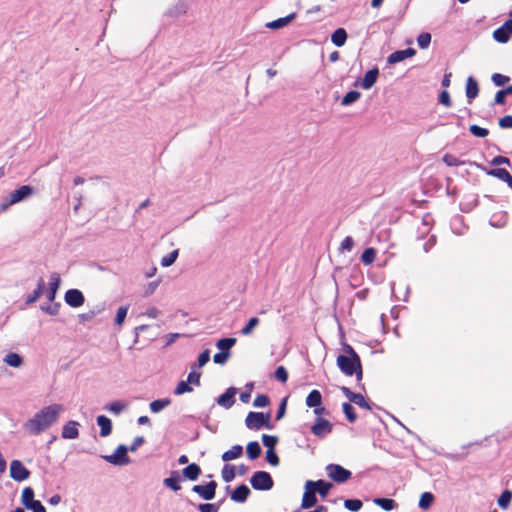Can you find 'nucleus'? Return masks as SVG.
Returning <instances> with one entry per match:
<instances>
[{"instance_id": "5fc2aeb1", "label": "nucleus", "mask_w": 512, "mask_h": 512, "mask_svg": "<svg viewBox=\"0 0 512 512\" xmlns=\"http://www.w3.org/2000/svg\"><path fill=\"white\" fill-rule=\"evenodd\" d=\"M512 500V492L510 490H504L498 498V505L502 509H507Z\"/></svg>"}, {"instance_id": "f704fd0d", "label": "nucleus", "mask_w": 512, "mask_h": 512, "mask_svg": "<svg viewBox=\"0 0 512 512\" xmlns=\"http://www.w3.org/2000/svg\"><path fill=\"white\" fill-rule=\"evenodd\" d=\"M351 403L358 405L360 408H364V409H368V410H371L372 407H376L377 409H380V407L377 406L376 404L367 401L361 393H355V395L351 399Z\"/></svg>"}, {"instance_id": "0e129e2a", "label": "nucleus", "mask_w": 512, "mask_h": 512, "mask_svg": "<svg viewBox=\"0 0 512 512\" xmlns=\"http://www.w3.org/2000/svg\"><path fill=\"white\" fill-rule=\"evenodd\" d=\"M127 312H128V306H120L117 309L115 320H114L116 325L121 326L124 323L126 316H127Z\"/></svg>"}, {"instance_id": "a211bd4d", "label": "nucleus", "mask_w": 512, "mask_h": 512, "mask_svg": "<svg viewBox=\"0 0 512 512\" xmlns=\"http://www.w3.org/2000/svg\"><path fill=\"white\" fill-rule=\"evenodd\" d=\"M414 55H416V50L412 47H408L402 50H396L388 56L387 63L393 65L401 61H404L407 58H411Z\"/></svg>"}, {"instance_id": "f03ea898", "label": "nucleus", "mask_w": 512, "mask_h": 512, "mask_svg": "<svg viewBox=\"0 0 512 512\" xmlns=\"http://www.w3.org/2000/svg\"><path fill=\"white\" fill-rule=\"evenodd\" d=\"M36 194L35 187L31 185H22L17 189L13 190L9 193L7 197H5L0 205L2 211L7 210L10 206L26 201L32 196Z\"/></svg>"}, {"instance_id": "09e8293b", "label": "nucleus", "mask_w": 512, "mask_h": 512, "mask_svg": "<svg viewBox=\"0 0 512 512\" xmlns=\"http://www.w3.org/2000/svg\"><path fill=\"white\" fill-rule=\"evenodd\" d=\"M53 304H43L40 306V309L47 313L50 316H56L59 313L61 303L60 302H52Z\"/></svg>"}, {"instance_id": "79ce46f5", "label": "nucleus", "mask_w": 512, "mask_h": 512, "mask_svg": "<svg viewBox=\"0 0 512 512\" xmlns=\"http://www.w3.org/2000/svg\"><path fill=\"white\" fill-rule=\"evenodd\" d=\"M34 496H35V492L32 487L27 486L22 490L21 503L24 508H26L29 504H31L32 502H34L36 500L34 498Z\"/></svg>"}, {"instance_id": "4468645a", "label": "nucleus", "mask_w": 512, "mask_h": 512, "mask_svg": "<svg viewBox=\"0 0 512 512\" xmlns=\"http://www.w3.org/2000/svg\"><path fill=\"white\" fill-rule=\"evenodd\" d=\"M64 301L71 308H79L85 303V296L81 290L71 288L65 292Z\"/></svg>"}, {"instance_id": "b1692460", "label": "nucleus", "mask_w": 512, "mask_h": 512, "mask_svg": "<svg viewBox=\"0 0 512 512\" xmlns=\"http://www.w3.org/2000/svg\"><path fill=\"white\" fill-rule=\"evenodd\" d=\"M97 425L100 427V436L107 437L112 433V421L106 415H99L96 418Z\"/></svg>"}, {"instance_id": "dca6fc26", "label": "nucleus", "mask_w": 512, "mask_h": 512, "mask_svg": "<svg viewBox=\"0 0 512 512\" xmlns=\"http://www.w3.org/2000/svg\"><path fill=\"white\" fill-rule=\"evenodd\" d=\"M250 495V488L245 483H241L230 492V499L235 503H245Z\"/></svg>"}, {"instance_id": "bf43d9fd", "label": "nucleus", "mask_w": 512, "mask_h": 512, "mask_svg": "<svg viewBox=\"0 0 512 512\" xmlns=\"http://www.w3.org/2000/svg\"><path fill=\"white\" fill-rule=\"evenodd\" d=\"M431 43V34L422 32L417 37V44L420 49H427Z\"/></svg>"}, {"instance_id": "393cba45", "label": "nucleus", "mask_w": 512, "mask_h": 512, "mask_svg": "<svg viewBox=\"0 0 512 512\" xmlns=\"http://www.w3.org/2000/svg\"><path fill=\"white\" fill-rule=\"evenodd\" d=\"M304 493L301 501V509H310L314 507L317 503V497L315 492L312 489H307L304 487Z\"/></svg>"}, {"instance_id": "3c124183", "label": "nucleus", "mask_w": 512, "mask_h": 512, "mask_svg": "<svg viewBox=\"0 0 512 512\" xmlns=\"http://www.w3.org/2000/svg\"><path fill=\"white\" fill-rule=\"evenodd\" d=\"M178 255H179L178 249L171 251L170 253H168L167 255L162 257L161 262H160L161 265L163 267H169V266L173 265L175 263V261L177 260Z\"/></svg>"}, {"instance_id": "ea45409f", "label": "nucleus", "mask_w": 512, "mask_h": 512, "mask_svg": "<svg viewBox=\"0 0 512 512\" xmlns=\"http://www.w3.org/2000/svg\"><path fill=\"white\" fill-rule=\"evenodd\" d=\"M479 93V87L477 81L469 77L466 83V96L468 99H474Z\"/></svg>"}, {"instance_id": "1a4fd4ad", "label": "nucleus", "mask_w": 512, "mask_h": 512, "mask_svg": "<svg viewBox=\"0 0 512 512\" xmlns=\"http://www.w3.org/2000/svg\"><path fill=\"white\" fill-rule=\"evenodd\" d=\"M217 487L218 483L214 480H211L203 484L194 485L191 491L196 493L202 500L211 501L216 496Z\"/></svg>"}, {"instance_id": "0eeeda50", "label": "nucleus", "mask_w": 512, "mask_h": 512, "mask_svg": "<svg viewBox=\"0 0 512 512\" xmlns=\"http://www.w3.org/2000/svg\"><path fill=\"white\" fill-rule=\"evenodd\" d=\"M420 183V188L425 195H433L442 187L440 180L434 177L429 169H425L422 172Z\"/></svg>"}, {"instance_id": "864d4df0", "label": "nucleus", "mask_w": 512, "mask_h": 512, "mask_svg": "<svg viewBox=\"0 0 512 512\" xmlns=\"http://www.w3.org/2000/svg\"><path fill=\"white\" fill-rule=\"evenodd\" d=\"M193 391V387L187 382V380H181L178 382L175 387L173 393L177 396L182 395L184 393H190Z\"/></svg>"}, {"instance_id": "7c9ffc66", "label": "nucleus", "mask_w": 512, "mask_h": 512, "mask_svg": "<svg viewBox=\"0 0 512 512\" xmlns=\"http://www.w3.org/2000/svg\"><path fill=\"white\" fill-rule=\"evenodd\" d=\"M3 362L10 367L19 368L20 366H22L24 360H23V357L19 353L9 352L3 358Z\"/></svg>"}, {"instance_id": "4c0bfd02", "label": "nucleus", "mask_w": 512, "mask_h": 512, "mask_svg": "<svg viewBox=\"0 0 512 512\" xmlns=\"http://www.w3.org/2000/svg\"><path fill=\"white\" fill-rule=\"evenodd\" d=\"M361 98V92L358 90H350L348 91L341 100L342 106H350L357 102Z\"/></svg>"}, {"instance_id": "39448f33", "label": "nucleus", "mask_w": 512, "mask_h": 512, "mask_svg": "<svg viewBox=\"0 0 512 512\" xmlns=\"http://www.w3.org/2000/svg\"><path fill=\"white\" fill-rule=\"evenodd\" d=\"M338 369L346 376H353L356 368L362 364L360 356L348 357L339 354L336 359Z\"/></svg>"}, {"instance_id": "9d476101", "label": "nucleus", "mask_w": 512, "mask_h": 512, "mask_svg": "<svg viewBox=\"0 0 512 512\" xmlns=\"http://www.w3.org/2000/svg\"><path fill=\"white\" fill-rule=\"evenodd\" d=\"M310 430L314 436L322 439L332 432L333 424L323 417H316Z\"/></svg>"}, {"instance_id": "412c9836", "label": "nucleus", "mask_w": 512, "mask_h": 512, "mask_svg": "<svg viewBox=\"0 0 512 512\" xmlns=\"http://www.w3.org/2000/svg\"><path fill=\"white\" fill-rule=\"evenodd\" d=\"M79 422L69 420L62 428L61 436L64 439L73 440L79 437Z\"/></svg>"}, {"instance_id": "5701e85b", "label": "nucleus", "mask_w": 512, "mask_h": 512, "mask_svg": "<svg viewBox=\"0 0 512 512\" xmlns=\"http://www.w3.org/2000/svg\"><path fill=\"white\" fill-rule=\"evenodd\" d=\"M46 284L42 277L39 278L37 282V287L33 290L31 294H28L25 299V305H31L35 303L45 292Z\"/></svg>"}, {"instance_id": "603ef678", "label": "nucleus", "mask_w": 512, "mask_h": 512, "mask_svg": "<svg viewBox=\"0 0 512 512\" xmlns=\"http://www.w3.org/2000/svg\"><path fill=\"white\" fill-rule=\"evenodd\" d=\"M190 369H191V371L188 374L187 382L190 385H195L197 387L200 386L201 372L195 370V364H192L190 366Z\"/></svg>"}, {"instance_id": "cd10ccee", "label": "nucleus", "mask_w": 512, "mask_h": 512, "mask_svg": "<svg viewBox=\"0 0 512 512\" xmlns=\"http://www.w3.org/2000/svg\"><path fill=\"white\" fill-rule=\"evenodd\" d=\"M188 5L185 0H179L176 5L168 9L166 15L172 18H178L187 12Z\"/></svg>"}, {"instance_id": "6e6552de", "label": "nucleus", "mask_w": 512, "mask_h": 512, "mask_svg": "<svg viewBox=\"0 0 512 512\" xmlns=\"http://www.w3.org/2000/svg\"><path fill=\"white\" fill-rule=\"evenodd\" d=\"M328 477L337 484H343L352 477V472L340 464L330 463L326 466Z\"/></svg>"}, {"instance_id": "c9c22d12", "label": "nucleus", "mask_w": 512, "mask_h": 512, "mask_svg": "<svg viewBox=\"0 0 512 512\" xmlns=\"http://www.w3.org/2000/svg\"><path fill=\"white\" fill-rule=\"evenodd\" d=\"M342 412L349 423H355L357 421L358 415L351 402L342 403Z\"/></svg>"}, {"instance_id": "c85d7f7f", "label": "nucleus", "mask_w": 512, "mask_h": 512, "mask_svg": "<svg viewBox=\"0 0 512 512\" xmlns=\"http://www.w3.org/2000/svg\"><path fill=\"white\" fill-rule=\"evenodd\" d=\"M322 394L319 390L313 389L306 397L305 404L309 408L318 407L322 404Z\"/></svg>"}, {"instance_id": "9b49d317", "label": "nucleus", "mask_w": 512, "mask_h": 512, "mask_svg": "<svg viewBox=\"0 0 512 512\" xmlns=\"http://www.w3.org/2000/svg\"><path fill=\"white\" fill-rule=\"evenodd\" d=\"M378 77H379V69L377 66H374L373 68L369 69L364 74V77L362 79H357L353 83V86L361 87L362 89L369 90L375 85Z\"/></svg>"}, {"instance_id": "49530a36", "label": "nucleus", "mask_w": 512, "mask_h": 512, "mask_svg": "<svg viewBox=\"0 0 512 512\" xmlns=\"http://www.w3.org/2000/svg\"><path fill=\"white\" fill-rule=\"evenodd\" d=\"M222 479L229 483L234 480L236 476L235 466L231 464H225L221 471Z\"/></svg>"}, {"instance_id": "13d9d810", "label": "nucleus", "mask_w": 512, "mask_h": 512, "mask_svg": "<svg viewBox=\"0 0 512 512\" xmlns=\"http://www.w3.org/2000/svg\"><path fill=\"white\" fill-rule=\"evenodd\" d=\"M269 405L270 397L267 394H258L253 401V406L256 408H265Z\"/></svg>"}, {"instance_id": "c03bdc74", "label": "nucleus", "mask_w": 512, "mask_h": 512, "mask_svg": "<svg viewBox=\"0 0 512 512\" xmlns=\"http://www.w3.org/2000/svg\"><path fill=\"white\" fill-rule=\"evenodd\" d=\"M377 251L374 247H368L364 249L361 254L360 260L364 265H371L376 258Z\"/></svg>"}, {"instance_id": "680f3d73", "label": "nucleus", "mask_w": 512, "mask_h": 512, "mask_svg": "<svg viewBox=\"0 0 512 512\" xmlns=\"http://www.w3.org/2000/svg\"><path fill=\"white\" fill-rule=\"evenodd\" d=\"M265 460L271 465V466H278L280 463L279 456L275 449L267 450L265 453Z\"/></svg>"}, {"instance_id": "37998d69", "label": "nucleus", "mask_w": 512, "mask_h": 512, "mask_svg": "<svg viewBox=\"0 0 512 512\" xmlns=\"http://www.w3.org/2000/svg\"><path fill=\"white\" fill-rule=\"evenodd\" d=\"M236 342L237 339L234 337H223L216 342V347L219 351H231Z\"/></svg>"}, {"instance_id": "423d86ee", "label": "nucleus", "mask_w": 512, "mask_h": 512, "mask_svg": "<svg viewBox=\"0 0 512 512\" xmlns=\"http://www.w3.org/2000/svg\"><path fill=\"white\" fill-rule=\"evenodd\" d=\"M127 445L119 444L114 452L110 455H103L102 458L114 465V466H125L131 463V458L128 455Z\"/></svg>"}, {"instance_id": "f3484780", "label": "nucleus", "mask_w": 512, "mask_h": 512, "mask_svg": "<svg viewBox=\"0 0 512 512\" xmlns=\"http://www.w3.org/2000/svg\"><path fill=\"white\" fill-rule=\"evenodd\" d=\"M183 480L179 470H173L170 472L169 477L164 478L163 485L165 488L178 492L181 490V481Z\"/></svg>"}, {"instance_id": "f257e3e1", "label": "nucleus", "mask_w": 512, "mask_h": 512, "mask_svg": "<svg viewBox=\"0 0 512 512\" xmlns=\"http://www.w3.org/2000/svg\"><path fill=\"white\" fill-rule=\"evenodd\" d=\"M64 408L61 404H50L40 409L32 418L28 419L23 428L30 435H40L55 424Z\"/></svg>"}, {"instance_id": "69168bd1", "label": "nucleus", "mask_w": 512, "mask_h": 512, "mask_svg": "<svg viewBox=\"0 0 512 512\" xmlns=\"http://www.w3.org/2000/svg\"><path fill=\"white\" fill-rule=\"evenodd\" d=\"M469 131L472 135L481 138L486 137L489 134V130L487 128H482L476 124L471 125Z\"/></svg>"}, {"instance_id": "473e14b6", "label": "nucleus", "mask_w": 512, "mask_h": 512, "mask_svg": "<svg viewBox=\"0 0 512 512\" xmlns=\"http://www.w3.org/2000/svg\"><path fill=\"white\" fill-rule=\"evenodd\" d=\"M489 174L507 183L512 189V175L504 168H496L489 171Z\"/></svg>"}, {"instance_id": "a19ab883", "label": "nucleus", "mask_w": 512, "mask_h": 512, "mask_svg": "<svg viewBox=\"0 0 512 512\" xmlns=\"http://www.w3.org/2000/svg\"><path fill=\"white\" fill-rule=\"evenodd\" d=\"M435 500L434 495L431 492H423L420 495L418 506L422 510H428Z\"/></svg>"}, {"instance_id": "a18cd8bd", "label": "nucleus", "mask_w": 512, "mask_h": 512, "mask_svg": "<svg viewBox=\"0 0 512 512\" xmlns=\"http://www.w3.org/2000/svg\"><path fill=\"white\" fill-rule=\"evenodd\" d=\"M260 320L258 317H251L246 324L240 330V333L244 336L250 335L253 330L259 325Z\"/></svg>"}, {"instance_id": "e433bc0d", "label": "nucleus", "mask_w": 512, "mask_h": 512, "mask_svg": "<svg viewBox=\"0 0 512 512\" xmlns=\"http://www.w3.org/2000/svg\"><path fill=\"white\" fill-rule=\"evenodd\" d=\"M127 403L122 400H116L107 404L104 409L113 413L115 415H119L127 408Z\"/></svg>"}, {"instance_id": "052dcab7", "label": "nucleus", "mask_w": 512, "mask_h": 512, "mask_svg": "<svg viewBox=\"0 0 512 512\" xmlns=\"http://www.w3.org/2000/svg\"><path fill=\"white\" fill-rule=\"evenodd\" d=\"M509 34L503 28V26L497 28L493 32V38L499 43H506L509 40Z\"/></svg>"}, {"instance_id": "ddd939ff", "label": "nucleus", "mask_w": 512, "mask_h": 512, "mask_svg": "<svg viewBox=\"0 0 512 512\" xmlns=\"http://www.w3.org/2000/svg\"><path fill=\"white\" fill-rule=\"evenodd\" d=\"M30 470L27 469L20 460H12L10 463V477L17 481L22 482L30 477Z\"/></svg>"}, {"instance_id": "58836bf2", "label": "nucleus", "mask_w": 512, "mask_h": 512, "mask_svg": "<svg viewBox=\"0 0 512 512\" xmlns=\"http://www.w3.org/2000/svg\"><path fill=\"white\" fill-rule=\"evenodd\" d=\"M448 83H449V80H448V72L445 71L444 74H443V77H442V80H441V85L445 88L444 90H442L439 94V103H441L442 105L448 107Z\"/></svg>"}, {"instance_id": "aec40b11", "label": "nucleus", "mask_w": 512, "mask_h": 512, "mask_svg": "<svg viewBox=\"0 0 512 512\" xmlns=\"http://www.w3.org/2000/svg\"><path fill=\"white\" fill-rule=\"evenodd\" d=\"M61 285L60 275L56 272L52 273L50 276L49 287L47 290V299L49 302H54L58 293V290Z\"/></svg>"}, {"instance_id": "de8ad7c7", "label": "nucleus", "mask_w": 512, "mask_h": 512, "mask_svg": "<svg viewBox=\"0 0 512 512\" xmlns=\"http://www.w3.org/2000/svg\"><path fill=\"white\" fill-rule=\"evenodd\" d=\"M363 506V502L357 498H349L344 500V507L351 512H358Z\"/></svg>"}, {"instance_id": "a878e982", "label": "nucleus", "mask_w": 512, "mask_h": 512, "mask_svg": "<svg viewBox=\"0 0 512 512\" xmlns=\"http://www.w3.org/2000/svg\"><path fill=\"white\" fill-rule=\"evenodd\" d=\"M347 38L348 33L342 27L335 29L331 34V42L337 47L344 46L347 41Z\"/></svg>"}, {"instance_id": "20e7f679", "label": "nucleus", "mask_w": 512, "mask_h": 512, "mask_svg": "<svg viewBox=\"0 0 512 512\" xmlns=\"http://www.w3.org/2000/svg\"><path fill=\"white\" fill-rule=\"evenodd\" d=\"M250 484L254 490L269 491L274 486V480L267 471H256L250 478Z\"/></svg>"}, {"instance_id": "4be33fe9", "label": "nucleus", "mask_w": 512, "mask_h": 512, "mask_svg": "<svg viewBox=\"0 0 512 512\" xmlns=\"http://www.w3.org/2000/svg\"><path fill=\"white\" fill-rule=\"evenodd\" d=\"M297 17L296 12H292L285 17H280L273 21L266 23V27L271 30H278L289 25Z\"/></svg>"}, {"instance_id": "2f4dec72", "label": "nucleus", "mask_w": 512, "mask_h": 512, "mask_svg": "<svg viewBox=\"0 0 512 512\" xmlns=\"http://www.w3.org/2000/svg\"><path fill=\"white\" fill-rule=\"evenodd\" d=\"M375 505L381 507L384 511H392L398 504L392 498L387 497H376L373 499Z\"/></svg>"}, {"instance_id": "72a5a7b5", "label": "nucleus", "mask_w": 512, "mask_h": 512, "mask_svg": "<svg viewBox=\"0 0 512 512\" xmlns=\"http://www.w3.org/2000/svg\"><path fill=\"white\" fill-rule=\"evenodd\" d=\"M171 399L170 398H160V399H156V400H153L152 402H150L149 404V408H150V411L152 413H159L161 412L163 409H165L166 407H168L170 404H171Z\"/></svg>"}, {"instance_id": "6ab92c4d", "label": "nucleus", "mask_w": 512, "mask_h": 512, "mask_svg": "<svg viewBox=\"0 0 512 512\" xmlns=\"http://www.w3.org/2000/svg\"><path fill=\"white\" fill-rule=\"evenodd\" d=\"M201 473V467L197 463H190L180 471L183 480L189 481H196Z\"/></svg>"}, {"instance_id": "4d7b16f0", "label": "nucleus", "mask_w": 512, "mask_h": 512, "mask_svg": "<svg viewBox=\"0 0 512 512\" xmlns=\"http://www.w3.org/2000/svg\"><path fill=\"white\" fill-rule=\"evenodd\" d=\"M273 377L281 383H286L288 380L289 374H288L287 369L284 366H278L273 373Z\"/></svg>"}, {"instance_id": "338daca9", "label": "nucleus", "mask_w": 512, "mask_h": 512, "mask_svg": "<svg viewBox=\"0 0 512 512\" xmlns=\"http://www.w3.org/2000/svg\"><path fill=\"white\" fill-rule=\"evenodd\" d=\"M199 512H218L219 505L213 503H200L197 505Z\"/></svg>"}, {"instance_id": "bb28decb", "label": "nucleus", "mask_w": 512, "mask_h": 512, "mask_svg": "<svg viewBox=\"0 0 512 512\" xmlns=\"http://www.w3.org/2000/svg\"><path fill=\"white\" fill-rule=\"evenodd\" d=\"M262 448L258 441H250L246 446L247 458L251 461L258 459L261 456Z\"/></svg>"}, {"instance_id": "8fccbe9b", "label": "nucleus", "mask_w": 512, "mask_h": 512, "mask_svg": "<svg viewBox=\"0 0 512 512\" xmlns=\"http://www.w3.org/2000/svg\"><path fill=\"white\" fill-rule=\"evenodd\" d=\"M263 445L267 448V450L275 449V446L279 442V438L275 435L263 434L261 437Z\"/></svg>"}, {"instance_id": "7ed1b4c3", "label": "nucleus", "mask_w": 512, "mask_h": 512, "mask_svg": "<svg viewBox=\"0 0 512 512\" xmlns=\"http://www.w3.org/2000/svg\"><path fill=\"white\" fill-rule=\"evenodd\" d=\"M245 425L249 430H261L266 428L272 430L274 426L271 424V412H254L250 411L245 418Z\"/></svg>"}, {"instance_id": "f8f14e48", "label": "nucleus", "mask_w": 512, "mask_h": 512, "mask_svg": "<svg viewBox=\"0 0 512 512\" xmlns=\"http://www.w3.org/2000/svg\"><path fill=\"white\" fill-rule=\"evenodd\" d=\"M305 488L312 489L315 494L318 493L322 499L326 498L333 488V483L319 479L317 481L307 480L305 482Z\"/></svg>"}, {"instance_id": "c756f323", "label": "nucleus", "mask_w": 512, "mask_h": 512, "mask_svg": "<svg viewBox=\"0 0 512 512\" xmlns=\"http://www.w3.org/2000/svg\"><path fill=\"white\" fill-rule=\"evenodd\" d=\"M243 454V447L239 444L232 446L229 450L225 451L221 458L224 462H229L239 458Z\"/></svg>"}, {"instance_id": "774afa93", "label": "nucleus", "mask_w": 512, "mask_h": 512, "mask_svg": "<svg viewBox=\"0 0 512 512\" xmlns=\"http://www.w3.org/2000/svg\"><path fill=\"white\" fill-rule=\"evenodd\" d=\"M25 509L30 510L32 512H47L45 506L41 503L40 500H35L31 504H29Z\"/></svg>"}, {"instance_id": "e2e57ef3", "label": "nucleus", "mask_w": 512, "mask_h": 512, "mask_svg": "<svg viewBox=\"0 0 512 512\" xmlns=\"http://www.w3.org/2000/svg\"><path fill=\"white\" fill-rule=\"evenodd\" d=\"M231 356V351H219L213 356V361L215 364L224 365L228 361Z\"/></svg>"}, {"instance_id": "6e6d98bb", "label": "nucleus", "mask_w": 512, "mask_h": 512, "mask_svg": "<svg viewBox=\"0 0 512 512\" xmlns=\"http://www.w3.org/2000/svg\"><path fill=\"white\" fill-rule=\"evenodd\" d=\"M287 403H288V396L281 399V401L278 405L277 411H276V415H275L276 421H280L281 419H283L285 417L286 411H287Z\"/></svg>"}, {"instance_id": "2eb2a0df", "label": "nucleus", "mask_w": 512, "mask_h": 512, "mask_svg": "<svg viewBox=\"0 0 512 512\" xmlns=\"http://www.w3.org/2000/svg\"><path fill=\"white\" fill-rule=\"evenodd\" d=\"M238 392V389L234 386L227 388L222 394H220L216 399V403L225 408L229 409L235 404V396Z\"/></svg>"}]
</instances>
